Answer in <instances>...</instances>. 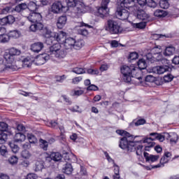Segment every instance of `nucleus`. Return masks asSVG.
I'll return each instance as SVG.
<instances>
[{"label": "nucleus", "mask_w": 179, "mask_h": 179, "mask_svg": "<svg viewBox=\"0 0 179 179\" xmlns=\"http://www.w3.org/2000/svg\"><path fill=\"white\" fill-rule=\"evenodd\" d=\"M44 169V164L41 161H37L35 164L36 171H41Z\"/></svg>", "instance_id": "35"}, {"label": "nucleus", "mask_w": 179, "mask_h": 179, "mask_svg": "<svg viewBox=\"0 0 179 179\" xmlns=\"http://www.w3.org/2000/svg\"><path fill=\"white\" fill-rule=\"evenodd\" d=\"M143 142V143H148L150 148H153V146L155 145V142H153V140L152 139V137L145 138Z\"/></svg>", "instance_id": "36"}, {"label": "nucleus", "mask_w": 179, "mask_h": 179, "mask_svg": "<svg viewBox=\"0 0 179 179\" xmlns=\"http://www.w3.org/2000/svg\"><path fill=\"white\" fill-rule=\"evenodd\" d=\"M106 30L110 32L111 34H118L122 31V28L118 24V22L113 20H110L107 22Z\"/></svg>", "instance_id": "8"}, {"label": "nucleus", "mask_w": 179, "mask_h": 179, "mask_svg": "<svg viewBox=\"0 0 179 179\" xmlns=\"http://www.w3.org/2000/svg\"><path fill=\"white\" fill-rule=\"evenodd\" d=\"M9 145L13 153H17V152H19V147L16 145L15 143H10Z\"/></svg>", "instance_id": "46"}, {"label": "nucleus", "mask_w": 179, "mask_h": 179, "mask_svg": "<svg viewBox=\"0 0 179 179\" xmlns=\"http://www.w3.org/2000/svg\"><path fill=\"white\" fill-rule=\"evenodd\" d=\"M86 71L90 75H99V70H97V69H89L87 70L86 69Z\"/></svg>", "instance_id": "53"}, {"label": "nucleus", "mask_w": 179, "mask_h": 179, "mask_svg": "<svg viewBox=\"0 0 179 179\" xmlns=\"http://www.w3.org/2000/svg\"><path fill=\"white\" fill-rule=\"evenodd\" d=\"M136 1L141 8L148 5V0H136Z\"/></svg>", "instance_id": "56"}, {"label": "nucleus", "mask_w": 179, "mask_h": 179, "mask_svg": "<svg viewBox=\"0 0 179 179\" xmlns=\"http://www.w3.org/2000/svg\"><path fill=\"white\" fill-rule=\"evenodd\" d=\"M17 157L16 156H12L9 159L8 162L10 164H16L17 163Z\"/></svg>", "instance_id": "54"}, {"label": "nucleus", "mask_w": 179, "mask_h": 179, "mask_svg": "<svg viewBox=\"0 0 179 179\" xmlns=\"http://www.w3.org/2000/svg\"><path fill=\"white\" fill-rule=\"evenodd\" d=\"M158 61H161L162 64H164V65L153 67L152 72H154V73H157V75H163V73H165V72L171 71V68L167 65L169 64V62H170L169 60L166 59H158Z\"/></svg>", "instance_id": "7"}, {"label": "nucleus", "mask_w": 179, "mask_h": 179, "mask_svg": "<svg viewBox=\"0 0 179 179\" xmlns=\"http://www.w3.org/2000/svg\"><path fill=\"white\" fill-rule=\"evenodd\" d=\"M65 162H71V159H76V156L73 155H69L68 153H66L63 156Z\"/></svg>", "instance_id": "45"}, {"label": "nucleus", "mask_w": 179, "mask_h": 179, "mask_svg": "<svg viewBox=\"0 0 179 179\" xmlns=\"http://www.w3.org/2000/svg\"><path fill=\"white\" fill-rule=\"evenodd\" d=\"M139 57V55L136 52H131L129 55V59L131 61H134L135 59H138V57Z\"/></svg>", "instance_id": "47"}, {"label": "nucleus", "mask_w": 179, "mask_h": 179, "mask_svg": "<svg viewBox=\"0 0 179 179\" xmlns=\"http://www.w3.org/2000/svg\"><path fill=\"white\" fill-rule=\"evenodd\" d=\"M174 52H176V48L173 46H169L165 49L164 55H165V57H170V55H173Z\"/></svg>", "instance_id": "22"}, {"label": "nucleus", "mask_w": 179, "mask_h": 179, "mask_svg": "<svg viewBox=\"0 0 179 179\" xmlns=\"http://www.w3.org/2000/svg\"><path fill=\"white\" fill-rule=\"evenodd\" d=\"M40 147L43 149V150H47L48 149V142L45 140L40 139Z\"/></svg>", "instance_id": "37"}, {"label": "nucleus", "mask_w": 179, "mask_h": 179, "mask_svg": "<svg viewBox=\"0 0 179 179\" xmlns=\"http://www.w3.org/2000/svg\"><path fill=\"white\" fill-rule=\"evenodd\" d=\"M159 6L162 9H169L170 3H169V0H161L159 1Z\"/></svg>", "instance_id": "33"}, {"label": "nucleus", "mask_w": 179, "mask_h": 179, "mask_svg": "<svg viewBox=\"0 0 179 179\" xmlns=\"http://www.w3.org/2000/svg\"><path fill=\"white\" fill-rule=\"evenodd\" d=\"M156 80L155 76L149 75L145 77V82H148L149 83H153Z\"/></svg>", "instance_id": "52"}, {"label": "nucleus", "mask_w": 179, "mask_h": 179, "mask_svg": "<svg viewBox=\"0 0 179 179\" xmlns=\"http://www.w3.org/2000/svg\"><path fill=\"white\" fill-rule=\"evenodd\" d=\"M24 17L33 23L29 27V31L33 33H36V31H38V30H41L44 25L43 24V17L41 14L36 12L29 13V14L26 15L24 14Z\"/></svg>", "instance_id": "3"}, {"label": "nucleus", "mask_w": 179, "mask_h": 179, "mask_svg": "<svg viewBox=\"0 0 179 179\" xmlns=\"http://www.w3.org/2000/svg\"><path fill=\"white\" fill-rule=\"evenodd\" d=\"M9 40H10L9 35L0 34V43H8Z\"/></svg>", "instance_id": "42"}, {"label": "nucleus", "mask_w": 179, "mask_h": 179, "mask_svg": "<svg viewBox=\"0 0 179 179\" xmlns=\"http://www.w3.org/2000/svg\"><path fill=\"white\" fill-rule=\"evenodd\" d=\"M154 15L157 17H166L167 16V12L163 10H156L154 12Z\"/></svg>", "instance_id": "27"}, {"label": "nucleus", "mask_w": 179, "mask_h": 179, "mask_svg": "<svg viewBox=\"0 0 179 179\" xmlns=\"http://www.w3.org/2000/svg\"><path fill=\"white\" fill-rule=\"evenodd\" d=\"M137 65L138 68L136 67L135 64L129 66L124 65L120 68L124 82L129 83V82L132 80V78H136V79H138V80L142 79L141 71H142V69H146L148 64H146V61H145V59H141L138 60Z\"/></svg>", "instance_id": "2"}, {"label": "nucleus", "mask_w": 179, "mask_h": 179, "mask_svg": "<svg viewBox=\"0 0 179 179\" xmlns=\"http://www.w3.org/2000/svg\"><path fill=\"white\" fill-rule=\"evenodd\" d=\"M173 79H174V76H173L170 73L164 76V80L166 83L171 82V80H173Z\"/></svg>", "instance_id": "48"}, {"label": "nucleus", "mask_w": 179, "mask_h": 179, "mask_svg": "<svg viewBox=\"0 0 179 179\" xmlns=\"http://www.w3.org/2000/svg\"><path fill=\"white\" fill-rule=\"evenodd\" d=\"M41 30L43 31L45 37L48 38L47 41H48V44H50V42L51 44H52V38L54 37L55 32H52L48 27H43Z\"/></svg>", "instance_id": "13"}, {"label": "nucleus", "mask_w": 179, "mask_h": 179, "mask_svg": "<svg viewBox=\"0 0 179 179\" xmlns=\"http://www.w3.org/2000/svg\"><path fill=\"white\" fill-rule=\"evenodd\" d=\"M8 36L9 38H19V37H20V32L17 29L10 31Z\"/></svg>", "instance_id": "25"}, {"label": "nucleus", "mask_w": 179, "mask_h": 179, "mask_svg": "<svg viewBox=\"0 0 179 179\" xmlns=\"http://www.w3.org/2000/svg\"><path fill=\"white\" fill-rule=\"evenodd\" d=\"M147 5L150 8H156V6H157V3H156L153 0H148V1H147Z\"/></svg>", "instance_id": "55"}, {"label": "nucleus", "mask_w": 179, "mask_h": 179, "mask_svg": "<svg viewBox=\"0 0 179 179\" xmlns=\"http://www.w3.org/2000/svg\"><path fill=\"white\" fill-rule=\"evenodd\" d=\"M75 43H76L75 38H66L64 42H63V45L65 50H73V46L75 45Z\"/></svg>", "instance_id": "16"}, {"label": "nucleus", "mask_w": 179, "mask_h": 179, "mask_svg": "<svg viewBox=\"0 0 179 179\" xmlns=\"http://www.w3.org/2000/svg\"><path fill=\"white\" fill-rule=\"evenodd\" d=\"M51 160L59 162L62 160V155L59 152H52L49 157H46L47 162H51Z\"/></svg>", "instance_id": "17"}, {"label": "nucleus", "mask_w": 179, "mask_h": 179, "mask_svg": "<svg viewBox=\"0 0 179 179\" xmlns=\"http://www.w3.org/2000/svg\"><path fill=\"white\" fill-rule=\"evenodd\" d=\"M20 50L15 48H11L8 52H5L4 59L7 64V68H12V64L15 63V57L20 55Z\"/></svg>", "instance_id": "6"}, {"label": "nucleus", "mask_w": 179, "mask_h": 179, "mask_svg": "<svg viewBox=\"0 0 179 179\" xmlns=\"http://www.w3.org/2000/svg\"><path fill=\"white\" fill-rule=\"evenodd\" d=\"M30 148H31L30 143H25L22 145V148H24V150H27V149H30Z\"/></svg>", "instance_id": "64"}, {"label": "nucleus", "mask_w": 179, "mask_h": 179, "mask_svg": "<svg viewBox=\"0 0 179 179\" xmlns=\"http://www.w3.org/2000/svg\"><path fill=\"white\" fill-rule=\"evenodd\" d=\"M83 93H85V91H83L82 90H74L73 96H82V94H83Z\"/></svg>", "instance_id": "60"}, {"label": "nucleus", "mask_w": 179, "mask_h": 179, "mask_svg": "<svg viewBox=\"0 0 179 179\" xmlns=\"http://www.w3.org/2000/svg\"><path fill=\"white\" fill-rule=\"evenodd\" d=\"M157 138V141H159V142H164L165 137L164 136L162 135L161 134H155Z\"/></svg>", "instance_id": "58"}, {"label": "nucleus", "mask_w": 179, "mask_h": 179, "mask_svg": "<svg viewBox=\"0 0 179 179\" xmlns=\"http://www.w3.org/2000/svg\"><path fill=\"white\" fill-rule=\"evenodd\" d=\"M169 159L166 158V156H163V157L161 158L160 159V162L159 164H157V166H155L152 167V169H159V167H164V164H166V163H169Z\"/></svg>", "instance_id": "23"}, {"label": "nucleus", "mask_w": 179, "mask_h": 179, "mask_svg": "<svg viewBox=\"0 0 179 179\" xmlns=\"http://www.w3.org/2000/svg\"><path fill=\"white\" fill-rule=\"evenodd\" d=\"M78 34L80 36H84V37H87L89 36V31L86 29L80 28L78 29Z\"/></svg>", "instance_id": "41"}, {"label": "nucleus", "mask_w": 179, "mask_h": 179, "mask_svg": "<svg viewBox=\"0 0 179 179\" xmlns=\"http://www.w3.org/2000/svg\"><path fill=\"white\" fill-rule=\"evenodd\" d=\"M17 130L19 132H24V131H26V127L22 124H18L17 125Z\"/></svg>", "instance_id": "57"}, {"label": "nucleus", "mask_w": 179, "mask_h": 179, "mask_svg": "<svg viewBox=\"0 0 179 179\" xmlns=\"http://www.w3.org/2000/svg\"><path fill=\"white\" fill-rule=\"evenodd\" d=\"M168 136H169L170 138V143H177V141H178V135L176 133H172L171 135L167 134Z\"/></svg>", "instance_id": "32"}, {"label": "nucleus", "mask_w": 179, "mask_h": 179, "mask_svg": "<svg viewBox=\"0 0 179 179\" xmlns=\"http://www.w3.org/2000/svg\"><path fill=\"white\" fill-rule=\"evenodd\" d=\"M68 20V18L66 16H61L58 18L57 26L58 29H62L65 24H66V22Z\"/></svg>", "instance_id": "19"}, {"label": "nucleus", "mask_w": 179, "mask_h": 179, "mask_svg": "<svg viewBox=\"0 0 179 179\" xmlns=\"http://www.w3.org/2000/svg\"><path fill=\"white\" fill-rule=\"evenodd\" d=\"M116 16L120 20H127L129 17V12L125 7L119 6L117 8Z\"/></svg>", "instance_id": "9"}, {"label": "nucleus", "mask_w": 179, "mask_h": 179, "mask_svg": "<svg viewBox=\"0 0 179 179\" xmlns=\"http://www.w3.org/2000/svg\"><path fill=\"white\" fill-rule=\"evenodd\" d=\"M51 9L53 13H61V12H66L68 7L64 6L61 1H55L52 3Z\"/></svg>", "instance_id": "10"}, {"label": "nucleus", "mask_w": 179, "mask_h": 179, "mask_svg": "<svg viewBox=\"0 0 179 179\" xmlns=\"http://www.w3.org/2000/svg\"><path fill=\"white\" fill-rule=\"evenodd\" d=\"M116 132L119 135L124 136L120 141L119 146L121 149L127 150L128 153L136 152L137 156H141L143 145H139L137 142L134 141L136 138H138V136H134L129 133L122 130H117Z\"/></svg>", "instance_id": "1"}, {"label": "nucleus", "mask_w": 179, "mask_h": 179, "mask_svg": "<svg viewBox=\"0 0 179 179\" xmlns=\"http://www.w3.org/2000/svg\"><path fill=\"white\" fill-rule=\"evenodd\" d=\"M25 9H27V4H26V3H22L16 6L15 10L20 13V12H23Z\"/></svg>", "instance_id": "26"}, {"label": "nucleus", "mask_w": 179, "mask_h": 179, "mask_svg": "<svg viewBox=\"0 0 179 179\" xmlns=\"http://www.w3.org/2000/svg\"><path fill=\"white\" fill-rule=\"evenodd\" d=\"M50 59V55L43 53L38 55L36 58L34 60L35 65H44Z\"/></svg>", "instance_id": "11"}, {"label": "nucleus", "mask_w": 179, "mask_h": 179, "mask_svg": "<svg viewBox=\"0 0 179 179\" xmlns=\"http://www.w3.org/2000/svg\"><path fill=\"white\" fill-rule=\"evenodd\" d=\"M63 171L66 174H72V171H73V168L72 167V164H66L64 167L63 168Z\"/></svg>", "instance_id": "28"}, {"label": "nucleus", "mask_w": 179, "mask_h": 179, "mask_svg": "<svg viewBox=\"0 0 179 179\" xmlns=\"http://www.w3.org/2000/svg\"><path fill=\"white\" fill-rule=\"evenodd\" d=\"M136 17L140 20H143V22H148L150 21V15L142 9L138 10Z\"/></svg>", "instance_id": "14"}, {"label": "nucleus", "mask_w": 179, "mask_h": 179, "mask_svg": "<svg viewBox=\"0 0 179 179\" xmlns=\"http://www.w3.org/2000/svg\"><path fill=\"white\" fill-rule=\"evenodd\" d=\"M173 64L179 65V56H175L172 60Z\"/></svg>", "instance_id": "63"}, {"label": "nucleus", "mask_w": 179, "mask_h": 179, "mask_svg": "<svg viewBox=\"0 0 179 179\" xmlns=\"http://www.w3.org/2000/svg\"><path fill=\"white\" fill-rule=\"evenodd\" d=\"M146 124L145 119H139L136 122H132L130 123V127H139V125H143Z\"/></svg>", "instance_id": "30"}, {"label": "nucleus", "mask_w": 179, "mask_h": 179, "mask_svg": "<svg viewBox=\"0 0 179 179\" xmlns=\"http://www.w3.org/2000/svg\"><path fill=\"white\" fill-rule=\"evenodd\" d=\"M8 141V134L5 133L0 134V145H3Z\"/></svg>", "instance_id": "40"}, {"label": "nucleus", "mask_w": 179, "mask_h": 179, "mask_svg": "<svg viewBox=\"0 0 179 179\" xmlns=\"http://www.w3.org/2000/svg\"><path fill=\"white\" fill-rule=\"evenodd\" d=\"M80 176H87V171H86V169L83 166H80Z\"/></svg>", "instance_id": "62"}, {"label": "nucleus", "mask_w": 179, "mask_h": 179, "mask_svg": "<svg viewBox=\"0 0 179 179\" xmlns=\"http://www.w3.org/2000/svg\"><path fill=\"white\" fill-rule=\"evenodd\" d=\"M108 13V8L103 7L101 6V7L98 8V16H100V17H104L105 15H107Z\"/></svg>", "instance_id": "24"}, {"label": "nucleus", "mask_w": 179, "mask_h": 179, "mask_svg": "<svg viewBox=\"0 0 179 179\" xmlns=\"http://www.w3.org/2000/svg\"><path fill=\"white\" fill-rule=\"evenodd\" d=\"M72 72L76 73L77 75H82L86 73V69L82 67H75L73 69Z\"/></svg>", "instance_id": "31"}, {"label": "nucleus", "mask_w": 179, "mask_h": 179, "mask_svg": "<svg viewBox=\"0 0 179 179\" xmlns=\"http://www.w3.org/2000/svg\"><path fill=\"white\" fill-rule=\"evenodd\" d=\"M0 155H1V156H3L4 157H6V156H8V148H6V146H0Z\"/></svg>", "instance_id": "38"}, {"label": "nucleus", "mask_w": 179, "mask_h": 179, "mask_svg": "<svg viewBox=\"0 0 179 179\" xmlns=\"http://www.w3.org/2000/svg\"><path fill=\"white\" fill-rule=\"evenodd\" d=\"M7 24H13V23H15V17L13 15H8L6 17Z\"/></svg>", "instance_id": "49"}, {"label": "nucleus", "mask_w": 179, "mask_h": 179, "mask_svg": "<svg viewBox=\"0 0 179 179\" xmlns=\"http://www.w3.org/2000/svg\"><path fill=\"white\" fill-rule=\"evenodd\" d=\"M21 156L23 159H30L31 154L27 150H24L21 153Z\"/></svg>", "instance_id": "43"}, {"label": "nucleus", "mask_w": 179, "mask_h": 179, "mask_svg": "<svg viewBox=\"0 0 179 179\" xmlns=\"http://www.w3.org/2000/svg\"><path fill=\"white\" fill-rule=\"evenodd\" d=\"M82 80V77H76L72 79L73 85H78Z\"/></svg>", "instance_id": "59"}, {"label": "nucleus", "mask_w": 179, "mask_h": 179, "mask_svg": "<svg viewBox=\"0 0 179 179\" xmlns=\"http://www.w3.org/2000/svg\"><path fill=\"white\" fill-rule=\"evenodd\" d=\"M114 168L115 175L113 176V179H120V166L114 164Z\"/></svg>", "instance_id": "39"}, {"label": "nucleus", "mask_w": 179, "mask_h": 179, "mask_svg": "<svg viewBox=\"0 0 179 179\" xmlns=\"http://www.w3.org/2000/svg\"><path fill=\"white\" fill-rule=\"evenodd\" d=\"M87 90L88 91H96V90H99V87L94 85H90V86L87 87Z\"/></svg>", "instance_id": "61"}, {"label": "nucleus", "mask_w": 179, "mask_h": 179, "mask_svg": "<svg viewBox=\"0 0 179 179\" xmlns=\"http://www.w3.org/2000/svg\"><path fill=\"white\" fill-rule=\"evenodd\" d=\"M49 55L51 57H55L57 59H64L66 57V51L61 48L59 43H55L50 47Z\"/></svg>", "instance_id": "5"}, {"label": "nucleus", "mask_w": 179, "mask_h": 179, "mask_svg": "<svg viewBox=\"0 0 179 179\" xmlns=\"http://www.w3.org/2000/svg\"><path fill=\"white\" fill-rule=\"evenodd\" d=\"M14 141L17 143H22L26 141V136L20 132L16 133L14 136Z\"/></svg>", "instance_id": "20"}, {"label": "nucleus", "mask_w": 179, "mask_h": 179, "mask_svg": "<svg viewBox=\"0 0 179 179\" xmlns=\"http://www.w3.org/2000/svg\"><path fill=\"white\" fill-rule=\"evenodd\" d=\"M135 5V0H121L120 6L129 9V8H134Z\"/></svg>", "instance_id": "18"}, {"label": "nucleus", "mask_w": 179, "mask_h": 179, "mask_svg": "<svg viewBox=\"0 0 179 179\" xmlns=\"http://www.w3.org/2000/svg\"><path fill=\"white\" fill-rule=\"evenodd\" d=\"M83 45H85V43L83 42V41H76L73 48L74 50H80V48H82Z\"/></svg>", "instance_id": "34"}, {"label": "nucleus", "mask_w": 179, "mask_h": 179, "mask_svg": "<svg viewBox=\"0 0 179 179\" xmlns=\"http://www.w3.org/2000/svg\"><path fill=\"white\" fill-rule=\"evenodd\" d=\"M66 39V33L64 31H60L59 33H55L53 36V38H52V41H55L59 43V44H63Z\"/></svg>", "instance_id": "12"}, {"label": "nucleus", "mask_w": 179, "mask_h": 179, "mask_svg": "<svg viewBox=\"0 0 179 179\" xmlns=\"http://www.w3.org/2000/svg\"><path fill=\"white\" fill-rule=\"evenodd\" d=\"M44 48V43L41 42H37L34 43L31 45L30 50L33 52H36V54H38L41 50Z\"/></svg>", "instance_id": "15"}, {"label": "nucleus", "mask_w": 179, "mask_h": 179, "mask_svg": "<svg viewBox=\"0 0 179 179\" xmlns=\"http://www.w3.org/2000/svg\"><path fill=\"white\" fill-rule=\"evenodd\" d=\"M27 6L28 10L26 12H34L35 10H37L38 8L37 3L34 1H30Z\"/></svg>", "instance_id": "21"}, {"label": "nucleus", "mask_w": 179, "mask_h": 179, "mask_svg": "<svg viewBox=\"0 0 179 179\" xmlns=\"http://www.w3.org/2000/svg\"><path fill=\"white\" fill-rule=\"evenodd\" d=\"M146 23L148 22L145 21H143V22L134 24V26L137 29H145L146 27Z\"/></svg>", "instance_id": "44"}, {"label": "nucleus", "mask_w": 179, "mask_h": 179, "mask_svg": "<svg viewBox=\"0 0 179 179\" xmlns=\"http://www.w3.org/2000/svg\"><path fill=\"white\" fill-rule=\"evenodd\" d=\"M159 157H160L159 155H150V159H148V161H147V162H152V163H153L155 162H157V160H159Z\"/></svg>", "instance_id": "51"}, {"label": "nucleus", "mask_w": 179, "mask_h": 179, "mask_svg": "<svg viewBox=\"0 0 179 179\" xmlns=\"http://www.w3.org/2000/svg\"><path fill=\"white\" fill-rule=\"evenodd\" d=\"M0 131H8V124L3 122H0Z\"/></svg>", "instance_id": "50"}, {"label": "nucleus", "mask_w": 179, "mask_h": 179, "mask_svg": "<svg viewBox=\"0 0 179 179\" xmlns=\"http://www.w3.org/2000/svg\"><path fill=\"white\" fill-rule=\"evenodd\" d=\"M27 138L29 143H33V144L37 143V138L33 134L28 133L27 134Z\"/></svg>", "instance_id": "29"}, {"label": "nucleus", "mask_w": 179, "mask_h": 179, "mask_svg": "<svg viewBox=\"0 0 179 179\" xmlns=\"http://www.w3.org/2000/svg\"><path fill=\"white\" fill-rule=\"evenodd\" d=\"M67 8H73V13L76 16H80L87 12V6L79 0H66Z\"/></svg>", "instance_id": "4"}]
</instances>
